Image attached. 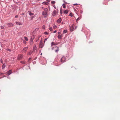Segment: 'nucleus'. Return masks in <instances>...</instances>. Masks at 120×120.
Listing matches in <instances>:
<instances>
[{
	"mask_svg": "<svg viewBox=\"0 0 120 120\" xmlns=\"http://www.w3.org/2000/svg\"><path fill=\"white\" fill-rule=\"evenodd\" d=\"M55 48H57V49L55 50V52H58L59 50V47L56 46H55Z\"/></svg>",
	"mask_w": 120,
	"mask_h": 120,
	"instance_id": "nucleus-14",
	"label": "nucleus"
},
{
	"mask_svg": "<svg viewBox=\"0 0 120 120\" xmlns=\"http://www.w3.org/2000/svg\"><path fill=\"white\" fill-rule=\"evenodd\" d=\"M24 43V44H26V42L25 41H23Z\"/></svg>",
	"mask_w": 120,
	"mask_h": 120,
	"instance_id": "nucleus-36",
	"label": "nucleus"
},
{
	"mask_svg": "<svg viewBox=\"0 0 120 120\" xmlns=\"http://www.w3.org/2000/svg\"><path fill=\"white\" fill-rule=\"evenodd\" d=\"M5 67V64H4L2 67V69L4 68Z\"/></svg>",
	"mask_w": 120,
	"mask_h": 120,
	"instance_id": "nucleus-20",
	"label": "nucleus"
},
{
	"mask_svg": "<svg viewBox=\"0 0 120 120\" xmlns=\"http://www.w3.org/2000/svg\"><path fill=\"white\" fill-rule=\"evenodd\" d=\"M45 41L44 40V43H45Z\"/></svg>",
	"mask_w": 120,
	"mask_h": 120,
	"instance_id": "nucleus-44",
	"label": "nucleus"
},
{
	"mask_svg": "<svg viewBox=\"0 0 120 120\" xmlns=\"http://www.w3.org/2000/svg\"><path fill=\"white\" fill-rule=\"evenodd\" d=\"M42 15L45 17H47L48 15V12H45V11H43Z\"/></svg>",
	"mask_w": 120,
	"mask_h": 120,
	"instance_id": "nucleus-2",
	"label": "nucleus"
},
{
	"mask_svg": "<svg viewBox=\"0 0 120 120\" xmlns=\"http://www.w3.org/2000/svg\"><path fill=\"white\" fill-rule=\"evenodd\" d=\"M47 38H46L45 39V40L46 41V40H47Z\"/></svg>",
	"mask_w": 120,
	"mask_h": 120,
	"instance_id": "nucleus-42",
	"label": "nucleus"
},
{
	"mask_svg": "<svg viewBox=\"0 0 120 120\" xmlns=\"http://www.w3.org/2000/svg\"><path fill=\"white\" fill-rule=\"evenodd\" d=\"M16 24L19 25H21L22 24L19 22H16Z\"/></svg>",
	"mask_w": 120,
	"mask_h": 120,
	"instance_id": "nucleus-13",
	"label": "nucleus"
},
{
	"mask_svg": "<svg viewBox=\"0 0 120 120\" xmlns=\"http://www.w3.org/2000/svg\"><path fill=\"white\" fill-rule=\"evenodd\" d=\"M42 4H43L47 5L48 4V2H43L42 3Z\"/></svg>",
	"mask_w": 120,
	"mask_h": 120,
	"instance_id": "nucleus-19",
	"label": "nucleus"
},
{
	"mask_svg": "<svg viewBox=\"0 0 120 120\" xmlns=\"http://www.w3.org/2000/svg\"><path fill=\"white\" fill-rule=\"evenodd\" d=\"M63 37V35L61 34L60 35H58V38L59 39H61L62 37Z\"/></svg>",
	"mask_w": 120,
	"mask_h": 120,
	"instance_id": "nucleus-10",
	"label": "nucleus"
},
{
	"mask_svg": "<svg viewBox=\"0 0 120 120\" xmlns=\"http://www.w3.org/2000/svg\"><path fill=\"white\" fill-rule=\"evenodd\" d=\"M49 29L50 31H52V27L50 28H49Z\"/></svg>",
	"mask_w": 120,
	"mask_h": 120,
	"instance_id": "nucleus-27",
	"label": "nucleus"
},
{
	"mask_svg": "<svg viewBox=\"0 0 120 120\" xmlns=\"http://www.w3.org/2000/svg\"><path fill=\"white\" fill-rule=\"evenodd\" d=\"M32 53V51H30L28 53V54L30 55H31Z\"/></svg>",
	"mask_w": 120,
	"mask_h": 120,
	"instance_id": "nucleus-23",
	"label": "nucleus"
},
{
	"mask_svg": "<svg viewBox=\"0 0 120 120\" xmlns=\"http://www.w3.org/2000/svg\"><path fill=\"white\" fill-rule=\"evenodd\" d=\"M24 38H25V40H26V41H27L28 40V38L27 37H25Z\"/></svg>",
	"mask_w": 120,
	"mask_h": 120,
	"instance_id": "nucleus-24",
	"label": "nucleus"
},
{
	"mask_svg": "<svg viewBox=\"0 0 120 120\" xmlns=\"http://www.w3.org/2000/svg\"><path fill=\"white\" fill-rule=\"evenodd\" d=\"M23 57V56L22 55L20 54L18 56V59L19 60H20L22 59Z\"/></svg>",
	"mask_w": 120,
	"mask_h": 120,
	"instance_id": "nucleus-4",
	"label": "nucleus"
},
{
	"mask_svg": "<svg viewBox=\"0 0 120 120\" xmlns=\"http://www.w3.org/2000/svg\"><path fill=\"white\" fill-rule=\"evenodd\" d=\"M28 12L30 16L33 15H34V13H32L30 11H29Z\"/></svg>",
	"mask_w": 120,
	"mask_h": 120,
	"instance_id": "nucleus-15",
	"label": "nucleus"
},
{
	"mask_svg": "<svg viewBox=\"0 0 120 120\" xmlns=\"http://www.w3.org/2000/svg\"><path fill=\"white\" fill-rule=\"evenodd\" d=\"M62 6H63V8H66V6H65V4H63Z\"/></svg>",
	"mask_w": 120,
	"mask_h": 120,
	"instance_id": "nucleus-25",
	"label": "nucleus"
},
{
	"mask_svg": "<svg viewBox=\"0 0 120 120\" xmlns=\"http://www.w3.org/2000/svg\"><path fill=\"white\" fill-rule=\"evenodd\" d=\"M1 74H3L2 73H0Z\"/></svg>",
	"mask_w": 120,
	"mask_h": 120,
	"instance_id": "nucleus-45",
	"label": "nucleus"
},
{
	"mask_svg": "<svg viewBox=\"0 0 120 120\" xmlns=\"http://www.w3.org/2000/svg\"><path fill=\"white\" fill-rule=\"evenodd\" d=\"M1 29H3V28H4V26H1Z\"/></svg>",
	"mask_w": 120,
	"mask_h": 120,
	"instance_id": "nucleus-33",
	"label": "nucleus"
},
{
	"mask_svg": "<svg viewBox=\"0 0 120 120\" xmlns=\"http://www.w3.org/2000/svg\"><path fill=\"white\" fill-rule=\"evenodd\" d=\"M67 32V30H65L63 31V33L64 34H65Z\"/></svg>",
	"mask_w": 120,
	"mask_h": 120,
	"instance_id": "nucleus-22",
	"label": "nucleus"
},
{
	"mask_svg": "<svg viewBox=\"0 0 120 120\" xmlns=\"http://www.w3.org/2000/svg\"><path fill=\"white\" fill-rule=\"evenodd\" d=\"M22 14H23H23H23V13H22Z\"/></svg>",
	"mask_w": 120,
	"mask_h": 120,
	"instance_id": "nucleus-48",
	"label": "nucleus"
},
{
	"mask_svg": "<svg viewBox=\"0 0 120 120\" xmlns=\"http://www.w3.org/2000/svg\"><path fill=\"white\" fill-rule=\"evenodd\" d=\"M8 75H10L11 73V70H10L9 71H8Z\"/></svg>",
	"mask_w": 120,
	"mask_h": 120,
	"instance_id": "nucleus-16",
	"label": "nucleus"
},
{
	"mask_svg": "<svg viewBox=\"0 0 120 120\" xmlns=\"http://www.w3.org/2000/svg\"><path fill=\"white\" fill-rule=\"evenodd\" d=\"M42 53H41V55H42Z\"/></svg>",
	"mask_w": 120,
	"mask_h": 120,
	"instance_id": "nucleus-46",
	"label": "nucleus"
},
{
	"mask_svg": "<svg viewBox=\"0 0 120 120\" xmlns=\"http://www.w3.org/2000/svg\"><path fill=\"white\" fill-rule=\"evenodd\" d=\"M55 27H56V26H55Z\"/></svg>",
	"mask_w": 120,
	"mask_h": 120,
	"instance_id": "nucleus-49",
	"label": "nucleus"
},
{
	"mask_svg": "<svg viewBox=\"0 0 120 120\" xmlns=\"http://www.w3.org/2000/svg\"><path fill=\"white\" fill-rule=\"evenodd\" d=\"M82 12H83V11H80V13H82Z\"/></svg>",
	"mask_w": 120,
	"mask_h": 120,
	"instance_id": "nucleus-38",
	"label": "nucleus"
},
{
	"mask_svg": "<svg viewBox=\"0 0 120 120\" xmlns=\"http://www.w3.org/2000/svg\"><path fill=\"white\" fill-rule=\"evenodd\" d=\"M62 20L61 18H60L57 20V22L58 23H60L61 21Z\"/></svg>",
	"mask_w": 120,
	"mask_h": 120,
	"instance_id": "nucleus-9",
	"label": "nucleus"
},
{
	"mask_svg": "<svg viewBox=\"0 0 120 120\" xmlns=\"http://www.w3.org/2000/svg\"><path fill=\"white\" fill-rule=\"evenodd\" d=\"M60 14L61 15H62L63 14V10L62 8H61L60 11Z\"/></svg>",
	"mask_w": 120,
	"mask_h": 120,
	"instance_id": "nucleus-17",
	"label": "nucleus"
},
{
	"mask_svg": "<svg viewBox=\"0 0 120 120\" xmlns=\"http://www.w3.org/2000/svg\"><path fill=\"white\" fill-rule=\"evenodd\" d=\"M44 34L46 35H48V33L47 32H45Z\"/></svg>",
	"mask_w": 120,
	"mask_h": 120,
	"instance_id": "nucleus-32",
	"label": "nucleus"
},
{
	"mask_svg": "<svg viewBox=\"0 0 120 120\" xmlns=\"http://www.w3.org/2000/svg\"><path fill=\"white\" fill-rule=\"evenodd\" d=\"M1 62L2 63H3V61L2 60H1Z\"/></svg>",
	"mask_w": 120,
	"mask_h": 120,
	"instance_id": "nucleus-37",
	"label": "nucleus"
},
{
	"mask_svg": "<svg viewBox=\"0 0 120 120\" xmlns=\"http://www.w3.org/2000/svg\"><path fill=\"white\" fill-rule=\"evenodd\" d=\"M58 45L57 43H56L54 42H52L51 44V45L52 47L53 45Z\"/></svg>",
	"mask_w": 120,
	"mask_h": 120,
	"instance_id": "nucleus-8",
	"label": "nucleus"
},
{
	"mask_svg": "<svg viewBox=\"0 0 120 120\" xmlns=\"http://www.w3.org/2000/svg\"><path fill=\"white\" fill-rule=\"evenodd\" d=\"M43 42H42V38H41V41L39 45V47L41 48H42L43 47Z\"/></svg>",
	"mask_w": 120,
	"mask_h": 120,
	"instance_id": "nucleus-1",
	"label": "nucleus"
},
{
	"mask_svg": "<svg viewBox=\"0 0 120 120\" xmlns=\"http://www.w3.org/2000/svg\"><path fill=\"white\" fill-rule=\"evenodd\" d=\"M80 19L79 17H78L76 20V22H77L78 20Z\"/></svg>",
	"mask_w": 120,
	"mask_h": 120,
	"instance_id": "nucleus-31",
	"label": "nucleus"
},
{
	"mask_svg": "<svg viewBox=\"0 0 120 120\" xmlns=\"http://www.w3.org/2000/svg\"><path fill=\"white\" fill-rule=\"evenodd\" d=\"M74 26V25L73 24L70 27V30L71 32H72L73 31Z\"/></svg>",
	"mask_w": 120,
	"mask_h": 120,
	"instance_id": "nucleus-5",
	"label": "nucleus"
},
{
	"mask_svg": "<svg viewBox=\"0 0 120 120\" xmlns=\"http://www.w3.org/2000/svg\"><path fill=\"white\" fill-rule=\"evenodd\" d=\"M66 60L65 57H62L60 60V61L61 62L63 63L65 62Z\"/></svg>",
	"mask_w": 120,
	"mask_h": 120,
	"instance_id": "nucleus-3",
	"label": "nucleus"
},
{
	"mask_svg": "<svg viewBox=\"0 0 120 120\" xmlns=\"http://www.w3.org/2000/svg\"><path fill=\"white\" fill-rule=\"evenodd\" d=\"M57 12L56 10H54L53 12V15L54 16H55V15L57 14Z\"/></svg>",
	"mask_w": 120,
	"mask_h": 120,
	"instance_id": "nucleus-11",
	"label": "nucleus"
},
{
	"mask_svg": "<svg viewBox=\"0 0 120 120\" xmlns=\"http://www.w3.org/2000/svg\"><path fill=\"white\" fill-rule=\"evenodd\" d=\"M61 34V33H60V32H58V34Z\"/></svg>",
	"mask_w": 120,
	"mask_h": 120,
	"instance_id": "nucleus-39",
	"label": "nucleus"
},
{
	"mask_svg": "<svg viewBox=\"0 0 120 120\" xmlns=\"http://www.w3.org/2000/svg\"><path fill=\"white\" fill-rule=\"evenodd\" d=\"M31 59V58H29V60H30V59Z\"/></svg>",
	"mask_w": 120,
	"mask_h": 120,
	"instance_id": "nucleus-40",
	"label": "nucleus"
},
{
	"mask_svg": "<svg viewBox=\"0 0 120 120\" xmlns=\"http://www.w3.org/2000/svg\"><path fill=\"white\" fill-rule=\"evenodd\" d=\"M56 32V30H55L54 31V33H55Z\"/></svg>",
	"mask_w": 120,
	"mask_h": 120,
	"instance_id": "nucleus-41",
	"label": "nucleus"
},
{
	"mask_svg": "<svg viewBox=\"0 0 120 120\" xmlns=\"http://www.w3.org/2000/svg\"><path fill=\"white\" fill-rule=\"evenodd\" d=\"M8 26L9 27L12 26H13V24L11 23H8L7 24Z\"/></svg>",
	"mask_w": 120,
	"mask_h": 120,
	"instance_id": "nucleus-7",
	"label": "nucleus"
},
{
	"mask_svg": "<svg viewBox=\"0 0 120 120\" xmlns=\"http://www.w3.org/2000/svg\"><path fill=\"white\" fill-rule=\"evenodd\" d=\"M20 63L23 64H26V62L24 61H20Z\"/></svg>",
	"mask_w": 120,
	"mask_h": 120,
	"instance_id": "nucleus-21",
	"label": "nucleus"
},
{
	"mask_svg": "<svg viewBox=\"0 0 120 120\" xmlns=\"http://www.w3.org/2000/svg\"><path fill=\"white\" fill-rule=\"evenodd\" d=\"M69 16H71V17L73 16V15H72V13L71 12L70 13V14H69Z\"/></svg>",
	"mask_w": 120,
	"mask_h": 120,
	"instance_id": "nucleus-26",
	"label": "nucleus"
},
{
	"mask_svg": "<svg viewBox=\"0 0 120 120\" xmlns=\"http://www.w3.org/2000/svg\"><path fill=\"white\" fill-rule=\"evenodd\" d=\"M55 2L54 1H52L51 2V3L52 4H54L55 3Z\"/></svg>",
	"mask_w": 120,
	"mask_h": 120,
	"instance_id": "nucleus-29",
	"label": "nucleus"
},
{
	"mask_svg": "<svg viewBox=\"0 0 120 120\" xmlns=\"http://www.w3.org/2000/svg\"><path fill=\"white\" fill-rule=\"evenodd\" d=\"M64 11V14H67L68 12V11L67 10H64L63 11Z\"/></svg>",
	"mask_w": 120,
	"mask_h": 120,
	"instance_id": "nucleus-12",
	"label": "nucleus"
},
{
	"mask_svg": "<svg viewBox=\"0 0 120 120\" xmlns=\"http://www.w3.org/2000/svg\"><path fill=\"white\" fill-rule=\"evenodd\" d=\"M37 48V47L36 46H35L34 47L33 49H36Z\"/></svg>",
	"mask_w": 120,
	"mask_h": 120,
	"instance_id": "nucleus-30",
	"label": "nucleus"
},
{
	"mask_svg": "<svg viewBox=\"0 0 120 120\" xmlns=\"http://www.w3.org/2000/svg\"><path fill=\"white\" fill-rule=\"evenodd\" d=\"M18 17V15H16L15 16V17L16 18H17Z\"/></svg>",
	"mask_w": 120,
	"mask_h": 120,
	"instance_id": "nucleus-35",
	"label": "nucleus"
},
{
	"mask_svg": "<svg viewBox=\"0 0 120 120\" xmlns=\"http://www.w3.org/2000/svg\"><path fill=\"white\" fill-rule=\"evenodd\" d=\"M53 48H52V50H53Z\"/></svg>",
	"mask_w": 120,
	"mask_h": 120,
	"instance_id": "nucleus-47",
	"label": "nucleus"
},
{
	"mask_svg": "<svg viewBox=\"0 0 120 120\" xmlns=\"http://www.w3.org/2000/svg\"><path fill=\"white\" fill-rule=\"evenodd\" d=\"M28 49V47H26L23 48L22 50L23 52H26Z\"/></svg>",
	"mask_w": 120,
	"mask_h": 120,
	"instance_id": "nucleus-6",
	"label": "nucleus"
},
{
	"mask_svg": "<svg viewBox=\"0 0 120 120\" xmlns=\"http://www.w3.org/2000/svg\"><path fill=\"white\" fill-rule=\"evenodd\" d=\"M78 5V4H73L74 5Z\"/></svg>",
	"mask_w": 120,
	"mask_h": 120,
	"instance_id": "nucleus-34",
	"label": "nucleus"
},
{
	"mask_svg": "<svg viewBox=\"0 0 120 120\" xmlns=\"http://www.w3.org/2000/svg\"><path fill=\"white\" fill-rule=\"evenodd\" d=\"M48 9L47 8H45L44 9V11H45V12H47Z\"/></svg>",
	"mask_w": 120,
	"mask_h": 120,
	"instance_id": "nucleus-18",
	"label": "nucleus"
},
{
	"mask_svg": "<svg viewBox=\"0 0 120 120\" xmlns=\"http://www.w3.org/2000/svg\"><path fill=\"white\" fill-rule=\"evenodd\" d=\"M77 26H75V29H76V28H77Z\"/></svg>",
	"mask_w": 120,
	"mask_h": 120,
	"instance_id": "nucleus-43",
	"label": "nucleus"
},
{
	"mask_svg": "<svg viewBox=\"0 0 120 120\" xmlns=\"http://www.w3.org/2000/svg\"><path fill=\"white\" fill-rule=\"evenodd\" d=\"M45 26L44 25H43L42 26V28L43 29H45Z\"/></svg>",
	"mask_w": 120,
	"mask_h": 120,
	"instance_id": "nucleus-28",
	"label": "nucleus"
}]
</instances>
